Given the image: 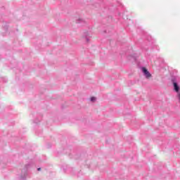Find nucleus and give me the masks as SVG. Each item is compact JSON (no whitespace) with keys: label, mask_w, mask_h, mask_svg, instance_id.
I'll use <instances>...</instances> for the list:
<instances>
[{"label":"nucleus","mask_w":180,"mask_h":180,"mask_svg":"<svg viewBox=\"0 0 180 180\" xmlns=\"http://www.w3.org/2000/svg\"><path fill=\"white\" fill-rule=\"evenodd\" d=\"M142 71L146 78H151V75L146 68H142Z\"/></svg>","instance_id":"f257e3e1"},{"label":"nucleus","mask_w":180,"mask_h":180,"mask_svg":"<svg viewBox=\"0 0 180 180\" xmlns=\"http://www.w3.org/2000/svg\"><path fill=\"white\" fill-rule=\"evenodd\" d=\"M173 84L174 86V91H176V92H179V86H178V84L176 82H174Z\"/></svg>","instance_id":"f03ea898"},{"label":"nucleus","mask_w":180,"mask_h":180,"mask_svg":"<svg viewBox=\"0 0 180 180\" xmlns=\"http://www.w3.org/2000/svg\"><path fill=\"white\" fill-rule=\"evenodd\" d=\"M91 102H95V101H96V98H95V97H91Z\"/></svg>","instance_id":"7ed1b4c3"},{"label":"nucleus","mask_w":180,"mask_h":180,"mask_svg":"<svg viewBox=\"0 0 180 180\" xmlns=\"http://www.w3.org/2000/svg\"><path fill=\"white\" fill-rule=\"evenodd\" d=\"M41 169V168H38L37 170L38 171H40Z\"/></svg>","instance_id":"20e7f679"}]
</instances>
